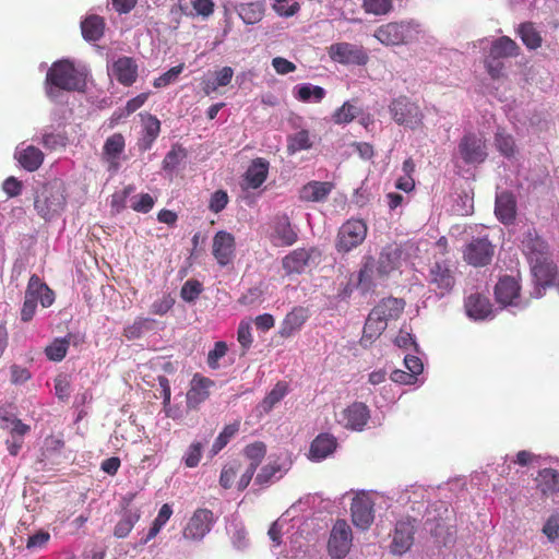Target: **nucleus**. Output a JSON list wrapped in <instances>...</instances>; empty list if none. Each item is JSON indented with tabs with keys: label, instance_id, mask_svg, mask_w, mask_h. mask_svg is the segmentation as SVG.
Returning a JSON list of instances; mask_svg holds the SVG:
<instances>
[{
	"label": "nucleus",
	"instance_id": "f257e3e1",
	"mask_svg": "<svg viewBox=\"0 0 559 559\" xmlns=\"http://www.w3.org/2000/svg\"><path fill=\"white\" fill-rule=\"evenodd\" d=\"M47 94L52 95V87L74 92L85 87V73L73 62L63 59L51 64L46 75Z\"/></svg>",
	"mask_w": 559,
	"mask_h": 559
},
{
	"label": "nucleus",
	"instance_id": "f03ea898",
	"mask_svg": "<svg viewBox=\"0 0 559 559\" xmlns=\"http://www.w3.org/2000/svg\"><path fill=\"white\" fill-rule=\"evenodd\" d=\"M428 284L439 297L449 295L455 286V269L450 260H436L429 267Z\"/></svg>",
	"mask_w": 559,
	"mask_h": 559
},
{
	"label": "nucleus",
	"instance_id": "7ed1b4c3",
	"mask_svg": "<svg viewBox=\"0 0 559 559\" xmlns=\"http://www.w3.org/2000/svg\"><path fill=\"white\" fill-rule=\"evenodd\" d=\"M368 233V226L364 219L349 218L338 229L335 248L337 252L347 253L360 246Z\"/></svg>",
	"mask_w": 559,
	"mask_h": 559
},
{
	"label": "nucleus",
	"instance_id": "20e7f679",
	"mask_svg": "<svg viewBox=\"0 0 559 559\" xmlns=\"http://www.w3.org/2000/svg\"><path fill=\"white\" fill-rule=\"evenodd\" d=\"M393 120L411 129L423 124L424 115L419 106L406 96L393 99L389 106Z\"/></svg>",
	"mask_w": 559,
	"mask_h": 559
},
{
	"label": "nucleus",
	"instance_id": "39448f33",
	"mask_svg": "<svg viewBox=\"0 0 559 559\" xmlns=\"http://www.w3.org/2000/svg\"><path fill=\"white\" fill-rule=\"evenodd\" d=\"M215 522L216 518L211 510L199 508L188 520L183 527L182 535L189 540H202L212 531Z\"/></svg>",
	"mask_w": 559,
	"mask_h": 559
},
{
	"label": "nucleus",
	"instance_id": "423d86ee",
	"mask_svg": "<svg viewBox=\"0 0 559 559\" xmlns=\"http://www.w3.org/2000/svg\"><path fill=\"white\" fill-rule=\"evenodd\" d=\"M353 542L352 528L345 520H337L328 542L329 554L336 559L344 558L350 550Z\"/></svg>",
	"mask_w": 559,
	"mask_h": 559
},
{
	"label": "nucleus",
	"instance_id": "0eeeda50",
	"mask_svg": "<svg viewBox=\"0 0 559 559\" xmlns=\"http://www.w3.org/2000/svg\"><path fill=\"white\" fill-rule=\"evenodd\" d=\"M320 257L321 252L316 247L297 248L282 259V267L287 276L301 274L313 259Z\"/></svg>",
	"mask_w": 559,
	"mask_h": 559
},
{
	"label": "nucleus",
	"instance_id": "6e6552de",
	"mask_svg": "<svg viewBox=\"0 0 559 559\" xmlns=\"http://www.w3.org/2000/svg\"><path fill=\"white\" fill-rule=\"evenodd\" d=\"M329 57L342 64L365 66L369 57L361 46L350 43H336L329 47Z\"/></svg>",
	"mask_w": 559,
	"mask_h": 559
},
{
	"label": "nucleus",
	"instance_id": "1a4fd4ad",
	"mask_svg": "<svg viewBox=\"0 0 559 559\" xmlns=\"http://www.w3.org/2000/svg\"><path fill=\"white\" fill-rule=\"evenodd\" d=\"M414 28L411 23L391 22L381 25L374 32V37L386 46H395L407 43L413 38Z\"/></svg>",
	"mask_w": 559,
	"mask_h": 559
},
{
	"label": "nucleus",
	"instance_id": "9d476101",
	"mask_svg": "<svg viewBox=\"0 0 559 559\" xmlns=\"http://www.w3.org/2000/svg\"><path fill=\"white\" fill-rule=\"evenodd\" d=\"M2 431L8 433L4 440L8 452L16 456L24 444L25 436L31 431V426L16 417L2 416Z\"/></svg>",
	"mask_w": 559,
	"mask_h": 559
},
{
	"label": "nucleus",
	"instance_id": "9b49d317",
	"mask_svg": "<svg viewBox=\"0 0 559 559\" xmlns=\"http://www.w3.org/2000/svg\"><path fill=\"white\" fill-rule=\"evenodd\" d=\"M495 246L487 237L474 238L463 251L464 260L473 266H485L492 260Z\"/></svg>",
	"mask_w": 559,
	"mask_h": 559
},
{
	"label": "nucleus",
	"instance_id": "f8f14e48",
	"mask_svg": "<svg viewBox=\"0 0 559 559\" xmlns=\"http://www.w3.org/2000/svg\"><path fill=\"white\" fill-rule=\"evenodd\" d=\"M459 152L466 164H480L487 158L485 140L471 132L461 139Z\"/></svg>",
	"mask_w": 559,
	"mask_h": 559
},
{
	"label": "nucleus",
	"instance_id": "ddd939ff",
	"mask_svg": "<svg viewBox=\"0 0 559 559\" xmlns=\"http://www.w3.org/2000/svg\"><path fill=\"white\" fill-rule=\"evenodd\" d=\"M531 271L536 282V297L542 296V290L555 283L557 275V265L551 259V254L531 261Z\"/></svg>",
	"mask_w": 559,
	"mask_h": 559
},
{
	"label": "nucleus",
	"instance_id": "4468645a",
	"mask_svg": "<svg viewBox=\"0 0 559 559\" xmlns=\"http://www.w3.org/2000/svg\"><path fill=\"white\" fill-rule=\"evenodd\" d=\"M369 418L368 406L361 402H354L340 413L337 421L346 429L361 431Z\"/></svg>",
	"mask_w": 559,
	"mask_h": 559
},
{
	"label": "nucleus",
	"instance_id": "2eb2a0df",
	"mask_svg": "<svg viewBox=\"0 0 559 559\" xmlns=\"http://www.w3.org/2000/svg\"><path fill=\"white\" fill-rule=\"evenodd\" d=\"M270 240L274 246L289 247L298 240L297 231L286 214L276 215L272 222Z\"/></svg>",
	"mask_w": 559,
	"mask_h": 559
},
{
	"label": "nucleus",
	"instance_id": "dca6fc26",
	"mask_svg": "<svg viewBox=\"0 0 559 559\" xmlns=\"http://www.w3.org/2000/svg\"><path fill=\"white\" fill-rule=\"evenodd\" d=\"M214 385L215 382L210 378L200 373H194L190 381V388L186 394L187 407L189 409H198L199 406L210 397L211 389Z\"/></svg>",
	"mask_w": 559,
	"mask_h": 559
},
{
	"label": "nucleus",
	"instance_id": "f3484780",
	"mask_svg": "<svg viewBox=\"0 0 559 559\" xmlns=\"http://www.w3.org/2000/svg\"><path fill=\"white\" fill-rule=\"evenodd\" d=\"M496 301L502 307L521 304V286L513 276H502L495 286Z\"/></svg>",
	"mask_w": 559,
	"mask_h": 559
},
{
	"label": "nucleus",
	"instance_id": "a211bd4d",
	"mask_svg": "<svg viewBox=\"0 0 559 559\" xmlns=\"http://www.w3.org/2000/svg\"><path fill=\"white\" fill-rule=\"evenodd\" d=\"M521 248L528 262L538 261L551 254L547 241L533 227L523 234Z\"/></svg>",
	"mask_w": 559,
	"mask_h": 559
},
{
	"label": "nucleus",
	"instance_id": "6ab92c4d",
	"mask_svg": "<svg viewBox=\"0 0 559 559\" xmlns=\"http://www.w3.org/2000/svg\"><path fill=\"white\" fill-rule=\"evenodd\" d=\"M236 241L233 234L219 230L213 238L212 253L221 266L229 264L235 257Z\"/></svg>",
	"mask_w": 559,
	"mask_h": 559
},
{
	"label": "nucleus",
	"instance_id": "aec40b11",
	"mask_svg": "<svg viewBox=\"0 0 559 559\" xmlns=\"http://www.w3.org/2000/svg\"><path fill=\"white\" fill-rule=\"evenodd\" d=\"M350 512L354 525L362 531L368 530L373 522V503L365 495L353 499Z\"/></svg>",
	"mask_w": 559,
	"mask_h": 559
},
{
	"label": "nucleus",
	"instance_id": "412c9836",
	"mask_svg": "<svg viewBox=\"0 0 559 559\" xmlns=\"http://www.w3.org/2000/svg\"><path fill=\"white\" fill-rule=\"evenodd\" d=\"M415 526L409 519L401 520L396 523L393 540L391 545L392 552L395 555L405 554L414 543Z\"/></svg>",
	"mask_w": 559,
	"mask_h": 559
},
{
	"label": "nucleus",
	"instance_id": "4be33fe9",
	"mask_svg": "<svg viewBox=\"0 0 559 559\" xmlns=\"http://www.w3.org/2000/svg\"><path fill=\"white\" fill-rule=\"evenodd\" d=\"M495 214L504 225L512 224L516 217V199L510 191L497 193L495 202Z\"/></svg>",
	"mask_w": 559,
	"mask_h": 559
},
{
	"label": "nucleus",
	"instance_id": "5701e85b",
	"mask_svg": "<svg viewBox=\"0 0 559 559\" xmlns=\"http://www.w3.org/2000/svg\"><path fill=\"white\" fill-rule=\"evenodd\" d=\"M111 74L120 84L131 86L138 79V64L131 57H120L112 63Z\"/></svg>",
	"mask_w": 559,
	"mask_h": 559
},
{
	"label": "nucleus",
	"instance_id": "b1692460",
	"mask_svg": "<svg viewBox=\"0 0 559 559\" xmlns=\"http://www.w3.org/2000/svg\"><path fill=\"white\" fill-rule=\"evenodd\" d=\"M309 318V310L305 307H294L283 319L280 328V335L288 338L301 330Z\"/></svg>",
	"mask_w": 559,
	"mask_h": 559
},
{
	"label": "nucleus",
	"instance_id": "393cba45",
	"mask_svg": "<svg viewBox=\"0 0 559 559\" xmlns=\"http://www.w3.org/2000/svg\"><path fill=\"white\" fill-rule=\"evenodd\" d=\"M142 119V133L138 147L142 152L151 150L160 132V121L151 114H140Z\"/></svg>",
	"mask_w": 559,
	"mask_h": 559
},
{
	"label": "nucleus",
	"instance_id": "a878e982",
	"mask_svg": "<svg viewBox=\"0 0 559 559\" xmlns=\"http://www.w3.org/2000/svg\"><path fill=\"white\" fill-rule=\"evenodd\" d=\"M337 447L336 438L328 432L319 433L310 444L309 459L322 461L331 455Z\"/></svg>",
	"mask_w": 559,
	"mask_h": 559
},
{
	"label": "nucleus",
	"instance_id": "bb28decb",
	"mask_svg": "<svg viewBox=\"0 0 559 559\" xmlns=\"http://www.w3.org/2000/svg\"><path fill=\"white\" fill-rule=\"evenodd\" d=\"M126 140L124 136L117 132L107 138L103 146V158L110 165L111 168L117 169L119 166L120 155L124 152Z\"/></svg>",
	"mask_w": 559,
	"mask_h": 559
},
{
	"label": "nucleus",
	"instance_id": "cd10ccee",
	"mask_svg": "<svg viewBox=\"0 0 559 559\" xmlns=\"http://www.w3.org/2000/svg\"><path fill=\"white\" fill-rule=\"evenodd\" d=\"M269 174V162L264 158H255L252 160L245 174V185L249 189H258L266 180Z\"/></svg>",
	"mask_w": 559,
	"mask_h": 559
},
{
	"label": "nucleus",
	"instance_id": "c85d7f7f",
	"mask_svg": "<svg viewBox=\"0 0 559 559\" xmlns=\"http://www.w3.org/2000/svg\"><path fill=\"white\" fill-rule=\"evenodd\" d=\"M405 302L399 298H383L371 311L373 316L380 317L382 322L396 320L403 312Z\"/></svg>",
	"mask_w": 559,
	"mask_h": 559
},
{
	"label": "nucleus",
	"instance_id": "c756f323",
	"mask_svg": "<svg viewBox=\"0 0 559 559\" xmlns=\"http://www.w3.org/2000/svg\"><path fill=\"white\" fill-rule=\"evenodd\" d=\"M465 309L468 317L481 320L491 313L489 299L479 293L471 294L465 300Z\"/></svg>",
	"mask_w": 559,
	"mask_h": 559
},
{
	"label": "nucleus",
	"instance_id": "7c9ffc66",
	"mask_svg": "<svg viewBox=\"0 0 559 559\" xmlns=\"http://www.w3.org/2000/svg\"><path fill=\"white\" fill-rule=\"evenodd\" d=\"M25 296L39 300L43 307L51 306L55 300L53 292L37 275L31 276Z\"/></svg>",
	"mask_w": 559,
	"mask_h": 559
},
{
	"label": "nucleus",
	"instance_id": "2f4dec72",
	"mask_svg": "<svg viewBox=\"0 0 559 559\" xmlns=\"http://www.w3.org/2000/svg\"><path fill=\"white\" fill-rule=\"evenodd\" d=\"M44 157V153L34 145L17 148L15 152L19 164L27 171L37 170L43 165Z\"/></svg>",
	"mask_w": 559,
	"mask_h": 559
},
{
	"label": "nucleus",
	"instance_id": "473e14b6",
	"mask_svg": "<svg viewBox=\"0 0 559 559\" xmlns=\"http://www.w3.org/2000/svg\"><path fill=\"white\" fill-rule=\"evenodd\" d=\"M178 10L182 15L189 17H207L214 12V2L212 0H179Z\"/></svg>",
	"mask_w": 559,
	"mask_h": 559
},
{
	"label": "nucleus",
	"instance_id": "72a5a7b5",
	"mask_svg": "<svg viewBox=\"0 0 559 559\" xmlns=\"http://www.w3.org/2000/svg\"><path fill=\"white\" fill-rule=\"evenodd\" d=\"M520 55L519 45L508 36H501L493 40L489 50L492 60L518 57Z\"/></svg>",
	"mask_w": 559,
	"mask_h": 559
},
{
	"label": "nucleus",
	"instance_id": "f704fd0d",
	"mask_svg": "<svg viewBox=\"0 0 559 559\" xmlns=\"http://www.w3.org/2000/svg\"><path fill=\"white\" fill-rule=\"evenodd\" d=\"M234 76V70L231 67H223L221 70L214 72V78L202 79L201 85L202 91L205 95H211L216 92L219 87H225L230 84Z\"/></svg>",
	"mask_w": 559,
	"mask_h": 559
},
{
	"label": "nucleus",
	"instance_id": "c9c22d12",
	"mask_svg": "<svg viewBox=\"0 0 559 559\" xmlns=\"http://www.w3.org/2000/svg\"><path fill=\"white\" fill-rule=\"evenodd\" d=\"M333 185L328 181H310L305 185L300 198L307 202L323 201L332 191Z\"/></svg>",
	"mask_w": 559,
	"mask_h": 559
},
{
	"label": "nucleus",
	"instance_id": "e433bc0d",
	"mask_svg": "<svg viewBox=\"0 0 559 559\" xmlns=\"http://www.w3.org/2000/svg\"><path fill=\"white\" fill-rule=\"evenodd\" d=\"M386 329V323L382 322L380 317L373 316L370 311L362 331L360 345L364 347L370 346Z\"/></svg>",
	"mask_w": 559,
	"mask_h": 559
},
{
	"label": "nucleus",
	"instance_id": "4c0bfd02",
	"mask_svg": "<svg viewBox=\"0 0 559 559\" xmlns=\"http://www.w3.org/2000/svg\"><path fill=\"white\" fill-rule=\"evenodd\" d=\"M537 487L543 496L549 497L559 492V473L554 468L539 471Z\"/></svg>",
	"mask_w": 559,
	"mask_h": 559
},
{
	"label": "nucleus",
	"instance_id": "58836bf2",
	"mask_svg": "<svg viewBox=\"0 0 559 559\" xmlns=\"http://www.w3.org/2000/svg\"><path fill=\"white\" fill-rule=\"evenodd\" d=\"M140 518L141 512L139 508H126L121 519L115 526L114 535L117 538L127 537L134 527L135 523L140 520Z\"/></svg>",
	"mask_w": 559,
	"mask_h": 559
},
{
	"label": "nucleus",
	"instance_id": "ea45409f",
	"mask_svg": "<svg viewBox=\"0 0 559 559\" xmlns=\"http://www.w3.org/2000/svg\"><path fill=\"white\" fill-rule=\"evenodd\" d=\"M286 471L278 460L271 461L264 465L255 476V484L266 487L272 483L280 480Z\"/></svg>",
	"mask_w": 559,
	"mask_h": 559
},
{
	"label": "nucleus",
	"instance_id": "a19ab883",
	"mask_svg": "<svg viewBox=\"0 0 559 559\" xmlns=\"http://www.w3.org/2000/svg\"><path fill=\"white\" fill-rule=\"evenodd\" d=\"M84 39L96 41L100 39L105 31V21L98 15H90L81 23Z\"/></svg>",
	"mask_w": 559,
	"mask_h": 559
},
{
	"label": "nucleus",
	"instance_id": "79ce46f5",
	"mask_svg": "<svg viewBox=\"0 0 559 559\" xmlns=\"http://www.w3.org/2000/svg\"><path fill=\"white\" fill-rule=\"evenodd\" d=\"M156 321L152 318L138 317L131 324L123 329V336L131 341L142 337L145 333L155 329Z\"/></svg>",
	"mask_w": 559,
	"mask_h": 559
},
{
	"label": "nucleus",
	"instance_id": "37998d69",
	"mask_svg": "<svg viewBox=\"0 0 559 559\" xmlns=\"http://www.w3.org/2000/svg\"><path fill=\"white\" fill-rule=\"evenodd\" d=\"M518 34L528 49L535 50L542 46L543 38L540 33L535 28L532 22H524L520 24Z\"/></svg>",
	"mask_w": 559,
	"mask_h": 559
},
{
	"label": "nucleus",
	"instance_id": "c03bdc74",
	"mask_svg": "<svg viewBox=\"0 0 559 559\" xmlns=\"http://www.w3.org/2000/svg\"><path fill=\"white\" fill-rule=\"evenodd\" d=\"M288 392L286 382L278 381L274 388L265 395L260 403V407L264 413H269L272 408L280 403Z\"/></svg>",
	"mask_w": 559,
	"mask_h": 559
},
{
	"label": "nucleus",
	"instance_id": "a18cd8bd",
	"mask_svg": "<svg viewBox=\"0 0 559 559\" xmlns=\"http://www.w3.org/2000/svg\"><path fill=\"white\" fill-rule=\"evenodd\" d=\"M72 334H68L63 338H56L45 348L47 358L51 361H61L68 352V346L71 343Z\"/></svg>",
	"mask_w": 559,
	"mask_h": 559
},
{
	"label": "nucleus",
	"instance_id": "49530a36",
	"mask_svg": "<svg viewBox=\"0 0 559 559\" xmlns=\"http://www.w3.org/2000/svg\"><path fill=\"white\" fill-rule=\"evenodd\" d=\"M240 421L235 420L231 424H228L224 427L223 431L217 436L212 444V453L216 455L221 452L230 441V439L239 431Z\"/></svg>",
	"mask_w": 559,
	"mask_h": 559
},
{
	"label": "nucleus",
	"instance_id": "de8ad7c7",
	"mask_svg": "<svg viewBox=\"0 0 559 559\" xmlns=\"http://www.w3.org/2000/svg\"><path fill=\"white\" fill-rule=\"evenodd\" d=\"M312 146L309 132L307 130H300L287 139V152L295 154L297 152L309 150Z\"/></svg>",
	"mask_w": 559,
	"mask_h": 559
},
{
	"label": "nucleus",
	"instance_id": "09e8293b",
	"mask_svg": "<svg viewBox=\"0 0 559 559\" xmlns=\"http://www.w3.org/2000/svg\"><path fill=\"white\" fill-rule=\"evenodd\" d=\"M266 454V445L262 441H255L245 447L243 455L250 461L249 466L258 468Z\"/></svg>",
	"mask_w": 559,
	"mask_h": 559
},
{
	"label": "nucleus",
	"instance_id": "8fccbe9b",
	"mask_svg": "<svg viewBox=\"0 0 559 559\" xmlns=\"http://www.w3.org/2000/svg\"><path fill=\"white\" fill-rule=\"evenodd\" d=\"M173 514V509L168 503H165L162 506V508L158 511L157 516L153 521L152 526L150 527L146 537L143 540V544H146L148 540L154 538L162 527L167 523V521L170 519Z\"/></svg>",
	"mask_w": 559,
	"mask_h": 559
},
{
	"label": "nucleus",
	"instance_id": "3c124183",
	"mask_svg": "<svg viewBox=\"0 0 559 559\" xmlns=\"http://www.w3.org/2000/svg\"><path fill=\"white\" fill-rule=\"evenodd\" d=\"M399 255L394 251H382L377 261V273L379 276H385L396 269Z\"/></svg>",
	"mask_w": 559,
	"mask_h": 559
},
{
	"label": "nucleus",
	"instance_id": "603ef678",
	"mask_svg": "<svg viewBox=\"0 0 559 559\" xmlns=\"http://www.w3.org/2000/svg\"><path fill=\"white\" fill-rule=\"evenodd\" d=\"M360 112V109L349 102H345L333 114V121L337 124H346L352 122Z\"/></svg>",
	"mask_w": 559,
	"mask_h": 559
},
{
	"label": "nucleus",
	"instance_id": "864d4df0",
	"mask_svg": "<svg viewBox=\"0 0 559 559\" xmlns=\"http://www.w3.org/2000/svg\"><path fill=\"white\" fill-rule=\"evenodd\" d=\"M325 96V91L321 86H312L310 84H302L297 87V98L301 102H310L313 99L319 103Z\"/></svg>",
	"mask_w": 559,
	"mask_h": 559
},
{
	"label": "nucleus",
	"instance_id": "5fc2aeb1",
	"mask_svg": "<svg viewBox=\"0 0 559 559\" xmlns=\"http://www.w3.org/2000/svg\"><path fill=\"white\" fill-rule=\"evenodd\" d=\"M187 157L186 150L180 145H174L166 154L163 160V168L165 170H174Z\"/></svg>",
	"mask_w": 559,
	"mask_h": 559
},
{
	"label": "nucleus",
	"instance_id": "6e6d98bb",
	"mask_svg": "<svg viewBox=\"0 0 559 559\" xmlns=\"http://www.w3.org/2000/svg\"><path fill=\"white\" fill-rule=\"evenodd\" d=\"M495 144L502 155L507 157L514 155L515 144L513 138L510 134H507L503 131H498L495 135Z\"/></svg>",
	"mask_w": 559,
	"mask_h": 559
},
{
	"label": "nucleus",
	"instance_id": "4d7b16f0",
	"mask_svg": "<svg viewBox=\"0 0 559 559\" xmlns=\"http://www.w3.org/2000/svg\"><path fill=\"white\" fill-rule=\"evenodd\" d=\"M148 95H150L148 93H141V94L136 95L135 97L129 99L127 102L124 108L121 109L120 111H116L114 114V117H116V119L129 117L131 114L136 111L139 108H141L145 104V102L148 98Z\"/></svg>",
	"mask_w": 559,
	"mask_h": 559
},
{
	"label": "nucleus",
	"instance_id": "13d9d810",
	"mask_svg": "<svg viewBox=\"0 0 559 559\" xmlns=\"http://www.w3.org/2000/svg\"><path fill=\"white\" fill-rule=\"evenodd\" d=\"M185 69V63H180L170 68L168 71L156 78L153 82V86L155 88L166 87L169 84L177 81L178 76L182 73Z\"/></svg>",
	"mask_w": 559,
	"mask_h": 559
},
{
	"label": "nucleus",
	"instance_id": "bf43d9fd",
	"mask_svg": "<svg viewBox=\"0 0 559 559\" xmlns=\"http://www.w3.org/2000/svg\"><path fill=\"white\" fill-rule=\"evenodd\" d=\"M203 444L199 441L192 442L187 449L182 460L187 467H197L202 457Z\"/></svg>",
	"mask_w": 559,
	"mask_h": 559
},
{
	"label": "nucleus",
	"instance_id": "052dcab7",
	"mask_svg": "<svg viewBox=\"0 0 559 559\" xmlns=\"http://www.w3.org/2000/svg\"><path fill=\"white\" fill-rule=\"evenodd\" d=\"M203 292L202 284L197 280H188L181 287L180 296L187 302H192Z\"/></svg>",
	"mask_w": 559,
	"mask_h": 559
},
{
	"label": "nucleus",
	"instance_id": "680f3d73",
	"mask_svg": "<svg viewBox=\"0 0 559 559\" xmlns=\"http://www.w3.org/2000/svg\"><path fill=\"white\" fill-rule=\"evenodd\" d=\"M67 143L68 138L64 133H45L41 138V144L49 151L64 148Z\"/></svg>",
	"mask_w": 559,
	"mask_h": 559
},
{
	"label": "nucleus",
	"instance_id": "e2e57ef3",
	"mask_svg": "<svg viewBox=\"0 0 559 559\" xmlns=\"http://www.w3.org/2000/svg\"><path fill=\"white\" fill-rule=\"evenodd\" d=\"M64 448V441L53 435L47 436L44 440L41 454L45 457H50L53 454H58Z\"/></svg>",
	"mask_w": 559,
	"mask_h": 559
},
{
	"label": "nucleus",
	"instance_id": "0e129e2a",
	"mask_svg": "<svg viewBox=\"0 0 559 559\" xmlns=\"http://www.w3.org/2000/svg\"><path fill=\"white\" fill-rule=\"evenodd\" d=\"M364 8L366 12L374 15H383L391 11V0H364Z\"/></svg>",
	"mask_w": 559,
	"mask_h": 559
},
{
	"label": "nucleus",
	"instance_id": "69168bd1",
	"mask_svg": "<svg viewBox=\"0 0 559 559\" xmlns=\"http://www.w3.org/2000/svg\"><path fill=\"white\" fill-rule=\"evenodd\" d=\"M229 198L225 190H216L211 194L209 210L215 214L222 212L228 204Z\"/></svg>",
	"mask_w": 559,
	"mask_h": 559
},
{
	"label": "nucleus",
	"instance_id": "338daca9",
	"mask_svg": "<svg viewBox=\"0 0 559 559\" xmlns=\"http://www.w3.org/2000/svg\"><path fill=\"white\" fill-rule=\"evenodd\" d=\"M273 9L278 15L288 17L295 15L300 5L295 0H275Z\"/></svg>",
	"mask_w": 559,
	"mask_h": 559
},
{
	"label": "nucleus",
	"instance_id": "774afa93",
	"mask_svg": "<svg viewBox=\"0 0 559 559\" xmlns=\"http://www.w3.org/2000/svg\"><path fill=\"white\" fill-rule=\"evenodd\" d=\"M543 533L547 536L550 542L559 538V514H551L546 521Z\"/></svg>",
	"mask_w": 559,
	"mask_h": 559
}]
</instances>
